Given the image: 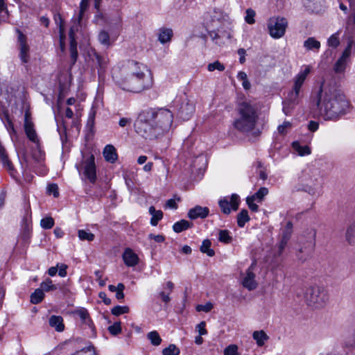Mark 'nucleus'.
<instances>
[{
  "label": "nucleus",
  "instance_id": "nucleus-1",
  "mask_svg": "<svg viewBox=\"0 0 355 355\" xmlns=\"http://www.w3.org/2000/svg\"><path fill=\"white\" fill-rule=\"evenodd\" d=\"M312 104L318 115L325 121H337L350 110L349 101L334 83L323 81L312 98Z\"/></svg>",
  "mask_w": 355,
  "mask_h": 355
},
{
  "label": "nucleus",
  "instance_id": "nucleus-2",
  "mask_svg": "<svg viewBox=\"0 0 355 355\" xmlns=\"http://www.w3.org/2000/svg\"><path fill=\"white\" fill-rule=\"evenodd\" d=\"M173 114L166 108H149L139 114L135 123L136 132L146 139H153L171 128Z\"/></svg>",
  "mask_w": 355,
  "mask_h": 355
},
{
  "label": "nucleus",
  "instance_id": "nucleus-3",
  "mask_svg": "<svg viewBox=\"0 0 355 355\" xmlns=\"http://www.w3.org/2000/svg\"><path fill=\"white\" fill-rule=\"evenodd\" d=\"M116 85L123 90L139 93L153 85V76L148 67L134 60H128L122 67L120 76H113Z\"/></svg>",
  "mask_w": 355,
  "mask_h": 355
},
{
  "label": "nucleus",
  "instance_id": "nucleus-4",
  "mask_svg": "<svg viewBox=\"0 0 355 355\" xmlns=\"http://www.w3.org/2000/svg\"><path fill=\"white\" fill-rule=\"evenodd\" d=\"M237 110L239 116L233 123L234 127L242 133L253 130L259 116L254 105L250 101H244L239 103Z\"/></svg>",
  "mask_w": 355,
  "mask_h": 355
},
{
  "label": "nucleus",
  "instance_id": "nucleus-5",
  "mask_svg": "<svg viewBox=\"0 0 355 355\" xmlns=\"http://www.w3.org/2000/svg\"><path fill=\"white\" fill-rule=\"evenodd\" d=\"M24 132L31 142V156L33 159L40 162L44 159V153L41 150L40 139L37 133L33 122H26L24 124Z\"/></svg>",
  "mask_w": 355,
  "mask_h": 355
},
{
  "label": "nucleus",
  "instance_id": "nucleus-6",
  "mask_svg": "<svg viewBox=\"0 0 355 355\" xmlns=\"http://www.w3.org/2000/svg\"><path fill=\"white\" fill-rule=\"evenodd\" d=\"M304 300L308 306L321 308L328 302L329 295L323 287L310 286L305 291Z\"/></svg>",
  "mask_w": 355,
  "mask_h": 355
},
{
  "label": "nucleus",
  "instance_id": "nucleus-7",
  "mask_svg": "<svg viewBox=\"0 0 355 355\" xmlns=\"http://www.w3.org/2000/svg\"><path fill=\"white\" fill-rule=\"evenodd\" d=\"M269 35L274 39L282 37L288 27V20L282 17H270L267 23Z\"/></svg>",
  "mask_w": 355,
  "mask_h": 355
},
{
  "label": "nucleus",
  "instance_id": "nucleus-8",
  "mask_svg": "<svg viewBox=\"0 0 355 355\" xmlns=\"http://www.w3.org/2000/svg\"><path fill=\"white\" fill-rule=\"evenodd\" d=\"M94 156L91 154L85 156L83 154V160L80 164L76 165L79 173H83L86 178L92 182H95L96 180V165Z\"/></svg>",
  "mask_w": 355,
  "mask_h": 355
},
{
  "label": "nucleus",
  "instance_id": "nucleus-9",
  "mask_svg": "<svg viewBox=\"0 0 355 355\" xmlns=\"http://www.w3.org/2000/svg\"><path fill=\"white\" fill-rule=\"evenodd\" d=\"M302 190L314 196L318 193L319 182V173L316 170H310L302 178Z\"/></svg>",
  "mask_w": 355,
  "mask_h": 355
},
{
  "label": "nucleus",
  "instance_id": "nucleus-10",
  "mask_svg": "<svg viewBox=\"0 0 355 355\" xmlns=\"http://www.w3.org/2000/svg\"><path fill=\"white\" fill-rule=\"evenodd\" d=\"M223 12L220 9L214 8L204 14V23L209 30L220 28L224 19Z\"/></svg>",
  "mask_w": 355,
  "mask_h": 355
},
{
  "label": "nucleus",
  "instance_id": "nucleus-11",
  "mask_svg": "<svg viewBox=\"0 0 355 355\" xmlns=\"http://www.w3.org/2000/svg\"><path fill=\"white\" fill-rule=\"evenodd\" d=\"M240 202L239 196L234 193L230 196V200H228L227 197H225L219 200L218 204L222 210V211L225 214H229L231 212V208L234 211L237 210L239 208Z\"/></svg>",
  "mask_w": 355,
  "mask_h": 355
},
{
  "label": "nucleus",
  "instance_id": "nucleus-12",
  "mask_svg": "<svg viewBox=\"0 0 355 355\" xmlns=\"http://www.w3.org/2000/svg\"><path fill=\"white\" fill-rule=\"evenodd\" d=\"M255 263H252L246 271V275L243 278L242 284L243 287L249 291H253L257 287V283L255 280V274L253 272Z\"/></svg>",
  "mask_w": 355,
  "mask_h": 355
},
{
  "label": "nucleus",
  "instance_id": "nucleus-13",
  "mask_svg": "<svg viewBox=\"0 0 355 355\" xmlns=\"http://www.w3.org/2000/svg\"><path fill=\"white\" fill-rule=\"evenodd\" d=\"M209 33L212 40L218 45L224 44L226 40H230L232 37L230 33L220 31L219 28L209 30Z\"/></svg>",
  "mask_w": 355,
  "mask_h": 355
},
{
  "label": "nucleus",
  "instance_id": "nucleus-14",
  "mask_svg": "<svg viewBox=\"0 0 355 355\" xmlns=\"http://www.w3.org/2000/svg\"><path fill=\"white\" fill-rule=\"evenodd\" d=\"M195 111L194 105L189 101L183 102L179 109L178 115L182 119L187 121L190 119Z\"/></svg>",
  "mask_w": 355,
  "mask_h": 355
},
{
  "label": "nucleus",
  "instance_id": "nucleus-15",
  "mask_svg": "<svg viewBox=\"0 0 355 355\" xmlns=\"http://www.w3.org/2000/svg\"><path fill=\"white\" fill-rule=\"evenodd\" d=\"M209 209L206 207H202L197 205L195 207L191 209L188 212V217L192 220L196 218H205L209 214Z\"/></svg>",
  "mask_w": 355,
  "mask_h": 355
},
{
  "label": "nucleus",
  "instance_id": "nucleus-16",
  "mask_svg": "<svg viewBox=\"0 0 355 355\" xmlns=\"http://www.w3.org/2000/svg\"><path fill=\"white\" fill-rule=\"evenodd\" d=\"M125 264L129 267L135 266L139 262V257L132 250L126 248L123 254Z\"/></svg>",
  "mask_w": 355,
  "mask_h": 355
},
{
  "label": "nucleus",
  "instance_id": "nucleus-17",
  "mask_svg": "<svg viewBox=\"0 0 355 355\" xmlns=\"http://www.w3.org/2000/svg\"><path fill=\"white\" fill-rule=\"evenodd\" d=\"M105 159L110 162L114 163L118 158L116 150L112 145H107L103 152Z\"/></svg>",
  "mask_w": 355,
  "mask_h": 355
},
{
  "label": "nucleus",
  "instance_id": "nucleus-18",
  "mask_svg": "<svg viewBox=\"0 0 355 355\" xmlns=\"http://www.w3.org/2000/svg\"><path fill=\"white\" fill-rule=\"evenodd\" d=\"M304 69H302L297 75L295 77L294 79V85H296L297 87H301L304 84V80H306L307 76L310 73L311 70V67L309 65H306L304 67Z\"/></svg>",
  "mask_w": 355,
  "mask_h": 355
},
{
  "label": "nucleus",
  "instance_id": "nucleus-19",
  "mask_svg": "<svg viewBox=\"0 0 355 355\" xmlns=\"http://www.w3.org/2000/svg\"><path fill=\"white\" fill-rule=\"evenodd\" d=\"M49 325L54 328L57 331L61 332L64 329L63 319L59 315H51L49 318Z\"/></svg>",
  "mask_w": 355,
  "mask_h": 355
},
{
  "label": "nucleus",
  "instance_id": "nucleus-20",
  "mask_svg": "<svg viewBox=\"0 0 355 355\" xmlns=\"http://www.w3.org/2000/svg\"><path fill=\"white\" fill-rule=\"evenodd\" d=\"M300 89L301 87L293 85V89L288 94L286 100L294 105H297L300 102Z\"/></svg>",
  "mask_w": 355,
  "mask_h": 355
},
{
  "label": "nucleus",
  "instance_id": "nucleus-21",
  "mask_svg": "<svg viewBox=\"0 0 355 355\" xmlns=\"http://www.w3.org/2000/svg\"><path fill=\"white\" fill-rule=\"evenodd\" d=\"M252 338L255 340L256 343L259 347L264 345L265 342L269 339V336L263 330L254 331L252 334Z\"/></svg>",
  "mask_w": 355,
  "mask_h": 355
},
{
  "label": "nucleus",
  "instance_id": "nucleus-22",
  "mask_svg": "<svg viewBox=\"0 0 355 355\" xmlns=\"http://www.w3.org/2000/svg\"><path fill=\"white\" fill-rule=\"evenodd\" d=\"M313 251V245L309 247L301 248L297 252V257L301 262H304L311 255Z\"/></svg>",
  "mask_w": 355,
  "mask_h": 355
},
{
  "label": "nucleus",
  "instance_id": "nucleus-23",
  "mask_svg": "<svg viewBox=\"0 0 355 355\" xmlns=\"http://www.w3.org/2000/svg\"><path fill=\"white\" fill-rule=\"evenodd\" d=\"M322 1V0H302L306 9L312 12H318L320 10Z\"/></svg>",
  "mask_w": 355,
  "mask_h": 355
},
{
  "label": "nucleus",
  "instance_id": "nucleus-24",
  "mask_svg": "<svg viewBox=\"0 0 355 355\" xmlns=\"http://www.w3.org/2000/svg\"><path fill=\"white\" fill-rule=\"evenodd\" d=\"M192 225V223H190L187 220L182 219L174 223V225H173V230L176 233H180L182 231L191 227Z\"/></svg>",
  "mask_w": 355,
  "mask_h": 355
},
{
  "label": "nucleus",
  "instance_id": "nucleus-25",
  "mask_svg": "<svg viewBox=\"0 0 355 355\" xmlns=\"http://www.w3.org/2000/svg\"><path fill=\"white\" fill-rule=\"evenodd\" d=\"M149 213L152 216L150 224L156 226L158 222L163 218V213L161 210H156L153 206L149 207Z\"/></svg>",
  "mask_w": 355,
  "mask_h": 355
},
{
  "label": "nucleus",
  "instance_id": "nucleus-26",
  "mask_svg": "<svg viewBox=\"0 0 355 355\" xmlns=\"http://www.w3.org/2000/svg\"><path fill=\"white\" fill-rule=\"evenodd\" d=\"M292 147L300 156L308 155L311 153V148L308 146H301L298 141L293 142Z\"/></svg>",
  "mask_w": 355,
  "mask_h": 355
},
{
  "label": "nucleus",
  "instance_id": "nucleus-27",
  "mask_svg": "<svg viewBox=\"0 0 355 355\" xmlns=\"http://www.w3.org/2000/svg\"><path fill=\"white\" fill-rule=\"evenodd\" d=\"M173 31L169 28H161L159 30L158 40L162 44H165L171 40Z\"/></svg>",
  "mask_w": 355,
  "mask_h": 355
},
{
  "label": "nucleus",
  "instance_id": "nucleus-28",
  "mask_svg": "<svg viewBox=\"0 0 355 355\" xmlns=\"http://www.w3.org/2000/svg\"><path fill=\"white\" fill-rule=\"evenodd\" d=\"M304 47L308 51H318L320 48V42L311 37L304 42Z\"/></svg>",
  "mask_w": 355,
  "mask_h": 355
},
{
  "label": "nucleus",
  "instance_id": "nucleus-29",
  "mask_svg": "<svg viewBox=\"0 0 355 355\" xmlns=\"http://www.w3.org/2000/svg\"><path fill=\"white\" fill-rule=\"evenodd\" d=\"M75 313L80 318L83 323L87 324L90 327H92V322L89 318L88 311L85 309L81 308L76 311Z\"/></svg>",
  "mask_w": 355,
  "mask_h": 355
},
{
  "label": "nucleus",
  "instance_id": "nucleus-30",
  "mask_svg": "<svg viewBox=\"0 0 355 355\" xmlns=\"http://www.w3.org/2000/svg\"><path fill=\"white\" fill-rule=\"evenodd\" d=\"M69 52L71 58V67H72L76 62L78 56L76 41H70Z\"/></svg>",
  "mask_w": 355,
  "mask_h": 355
},
{
  "label": "nucleus",
  "instance_id": "nucleus-31",
  "mask_svg": "<svg viewBox=\"0 0 355 355\" xmlns=\"http://www.w3.org/2000/svg\"><path fill=\"white\" fill-rule=\"evenodd\" d=\"M211 242L209 239H205L202 241V243L200 246V251L202 253H205L209 257H213L215 254V252L214 250L211 249Z\"/></svg>",
  "mask_w": 355,
  "mask_h": 355
},
{
  "label": "nucleus",
  "instance_id": "nucleus-32",
  "mask_svg": "<svg viewBox=\"0 0 355 355\" xmlns=\"http://www.w3.org/2000/svg\"><path fill=\"white\" fill-rule=\"evenodd\" d=\"M44 297V293L42 290L40 288L35 289V291L31 295V302L33 304H39L42 301Z\"/></svg>",
  "mask_w": 355,
  "mask_h": 355
},
{
  "label": "nucleus",
  "instance_id": "nucleus-33",
  "mask_svg": "<svg viewBox=\"0 0 355 355\" xmlns=\"http://www.w3.org/2000/svg\"><path fill=\"white\" fill-rule=\"evenodd\" d=\"M250 220L248 212L246 209H242L237 216V224L240 227H244L245 224Z\"/></svg>",
  "mask_w": 355,
  "mask_h": 355
},
{
  "label": "nucleus",
  "instance_id": "nucleus-34",
  "mask_svg": "<svg viewBox=\"0 0 355 355\" xmlns=\"http://www.w3.org/2000/svg\"><path fill=\"white\" fill-rule=\"evenodd\" d=\"M291 236V234L289 232H282V239L278 245V254L280 255L284 248H286L288 241H289L290 238Z\"/></svg>",
  "mask_w": 355,
  "mask_h": 355
},
{
  "label": "nucleus",
  "instance_id": "nucleus-35",
  "mask_svg": "<svg viewBox=\"0 0 355 355\" xmlns=\"http://www.w3.org/2000/svg\"><path fill=\"white\" fill-rule=\"evenodd\" d=\"M147 338L153 345L158 346L162 343V338L157 331H152L147 334Z\"/></svg>",
  "mask_w": 355,
  "mask_h": 355
},
{
  "label": "nucleus",
  "instance_id": "nucleus-36",
  "mask_svg": "<svg viewBox=\"0 0 355 355\" xmlns=\"http://www.w3.org/2000/svg\"><path fill=\"white\" fill-rule=\"evenodd\" d=\"M40 288L42 290L43 292H49L55 291L58 288V287L56 285L53 284V282L51 279L47 278L45 281L41 283Z\"/></svg>",
  "mask_w": 355,
  "mask_h": 355
},
{
  "label": "nucleus",
  "instance_id": "nucleus-37",
  "mask_svg": "<svg viewBox=\"0 0 355 355\" xmlns=\"http://www.w3.org/2000/svg\"><path fill=\"white\" fill-rule=\"evenodd\" d=\"M218 241L225 244L230 243L232 241V237L227 230H220L218 232Z\"/></svg>",
  "mask_w": 355,
  "mask_h": 355
},
{
  "label": "nucleus",
  "instance_id": "nucleus-38",
  "mask_svg": "<svg viewBox=\"0 0 355 355\" xmlns=\"http://www.w3.org/2000/svg\"><path fill=\"white\" fill-rule=\"evenodd\" d=\"M80 21H79L78 17L74 20L73 24L71 26L69 37L70 41H76L75 38V34L78 31L80 27Z\"/></svg>",
  "mask_w": 355,
  "mask_h": 355
},
{
  "label": "nucleus",
  "instance_id": "nucleus-39",
  "mask_svg": "<svg viewBox=\"0 0 355 355\" xmlns=\"http://www.w3.org/2000/svg\"><path fill=\"white\" fill-rule=\"evenodd\" d=\"M180 353V349L174 344L169 345L168 347H166L162 350L163 355H179Z\"/></svg>",
  "mask_w": 355,
  "mask_h": 355
},
{
  "label": "nucleus",
  "instance_id": "nucleus-40",
  "mask_svg": "<svg viewBox=\"0 0 355 355\" xmlns=\"http://www.w3.org/2000/svg\"><path fill=\"white\" fill-rule=\"evenodd\" d=\"M98 39L101 44L107 46L110 45V35L107 31H101L98 34Z\"/></svg>",
  "mask_w": 355,
  "mask_h": 355
},
{
  "label": "nucleus",
  "instance_id": "nucleus-41",
  "mask_svg": "<svg viewBox=\"0 0 355 355\" xmlns=\"http://www.w3.org/2000/svg\"><path fill=\"white\" fill-rule=\"evenodd\" d=\"M349 3V8L352 10V14L348 17L347 24H355V0H347Z\"/></svg>",
  "mask_w": 355,
  "mask_h": 355
},
{
  "label": "nucleus",
  "instance_id": "nucleus-42",
  "mask_svg": "<svg viewBox=\"0 0 355 355\" xmlns=\"http://www.w3.org/2000/svg\"><path fill=\"white\" fill-rule=\"evenodd\" d=\"M130 311V309L127 306H116L111 310L112 314L116 316H119L123 313H127Z\"/></svg>",
  "mask_w": 355,
  "mask_h": 355
},
{
  "label": "nucleus",
  "instance_id": "nucleus-43",
  "mask_svg": "<svg viewBox=\"0 0 355 355\" xmlns=\"http://www.w3.org/2000/svg\"><path fill=\"white\" fill-rule=\"evenodd\" d=\"M268 193V189L266 187H261L252 197H254V199L258 202H261Z\"/></svg>",
  "mask_w": 355,
  "mask_h": 355
},
{
  "label": "nucleus",
  "instance_id": "nucleus-44",
  "mask_svg": "<svg viewBox=\"0 0 355 355\" xmlns=\"http://www.w3.org/2000/svg\"><path fill=\"white\" fill-rule=\"evenodd\" d=\"M328 45L333 48H336L340 44V40H339V32L333 34L327 41Z\"/></svg>",
  "mask_w": 355,
  "mask_h": 355
},
{
  "label": "nucleus",
  "instance_id": "nucleus-45",
  "mask_svg": "<svg viewBox=\"0 0 355 355\" xmlns=\"http://www.w3.org/2000/svg\"><path fill=\"white\" fill-rule=\"evenodd\" d=\"M78 234L79 239L82 241L86 240L88 241H92L94 239V234L91 232H87L83 230H78Z\"/></svg>",
  "mask_w": 355,
  "mask_h": 355
},
{
  "label": "nucleus",
  "instance_id": "nucleus-46",
  "mask_svg": "<svg viewBox=\"0 0 355 355\" xmlns=\"http://www.w3.org/2000/svg\"><path fill=\"white\" fill-rule=\"evenodd\" d=\"M40 225L45 230L51 229L54 225V220L52 217H46L41 220Z\"/></svg>",
  "mask_w": 355,
  "mask_h": 355
},
{
  "label": "nucleus",
  "instance_id": "nucleus-47",
  "mask_svg": "<svg viewBox=\"0 0 355 355\" xmlns=\"http://www.w3.org/2000/svg\"><path fill=\"white\" fill-rule=\"evenodd\" d=\"M225 69L223 64L220 63L219 61H215L212 63H209L207 65V69L209 71H214V70H218L220 71H224Z\"/></svg>",
  "mask_w": 355,
  "mask_h": 355
},
{
  "label": "nucleus",
  "instance_id": "nucleus-48",
  "mask_svg": "<svg viewBox=\"0 0 355 355\" xmlns=\"http://www.w3.org/2000/svg\"><path fill=\"white\" fill-rule=\"evenodd\" d=\"M71 355H95V351L93 346H89L76 351Z\"/></svg>",
  "mask_w": 355,
  "mask_h": 355
},
{
  "label": "nucleus",
  "instance_id": "nucleus-49",
  "mask_svg": "<svg viewBox=\"0 0 355 355\" xmlns=\"http://www.w3.org/2000/svg\"><path fill=\"white\" fill-rule=\"evenodd\" d=\"M346 61H347V60H345V59H343L342 58H340L336 61V62L335 63L334 71L336 73H341V72H343L345 70V69Z\"/></svg>",
  "mask_w": 355,
  "mask_h": 355
},
{
  "label": "nucleus",
  "instance_id": "nucleus-50",
  "mask_svg": "<svg viewBox=\"0 0 355 355\" xmlns=\"http://www.w3.org/2000/svg\"><path fill=\"white\" fill-rule=\"evenodd\" d=\"M246 15L245 17V21L249 24H253L255 22V11L252 8H248L245 11Z\"/></svg>",
  "mask_w": 355,
  "mask_h": 355
},
{
  "label": "nucleus",
  "instance_id": "nucleus-51",
  "mask_svg": "<svg viewBox=\"0 0 355 355\" xmlns=\"http://www.w3.org/2000/svg\"><path fill=\"white\" fill-rule=\"evenodd\" d=\"M283 104V112L286 115H290L292 110L294 109L296 105H294L286 99L282 102Z\"/></svg>",
  "mask_w": 355,
  "mask_h": 355
},
{
  "label": "nucleus",
  "instance_id": "nucleus-52",
  "mask_svg": "<svg viewBox=\"0 0 355 355\" xmlns=\"http://www.w3.org/2000/svg\"><path fill=\"white\" fill-rule=\"evenodd\" d=\"M108 331L112 335L116 336L121 331V322H114L112 325L108 327Z\"/></svg>",
  "mask_w": 355,
  "mask_h": 355
},
{
  "label": "nucleus",
  "instance_id": "nucleus-53",
  "mask_svg": "<svg viewBox=\"0 0 355 355\" xmlns=\"http://www.w3.org/2000/svg\"><path fill=\"white\" fill-rule=\"evenodd\" d=\"M88 1H89V0H81L80 4V11H79V14H78L79 21H81L83 19L84 13L88 8Z\"/></svg>",
  "mask_w": 355,
  "mask_h": 355
},
{
  "label": "nucleus",
  "instance_id": "nucleus-54",
  "mask_svg": "<svg viewBox=\"0 0 355 355\" xmlns=\"http://www.w3.org/2000/svg\"><path fill=\"white\" fill-rule=\"evenodd\" d=\"M214 306L213 304L211 302H207L205 304H198L196 306V311H203L205 313L209 312L212 309Z\"/></svg>",
  "mask_w": 355,
  "mask_h": 355
},
{
  "label": "nucleus",
  "instance_id": "nucleus-55",
  "mask_svg": "<svg viewBox=\"0 0 355 355\" xmlns=\"http://www.w3.org/2000/svg\"><path fill=\"white\" fill-rule=\"evenodd\" d=\"M224 355H239L238 347L235 345H230L224 350Z\"/></svg>",
  "mask_w": 355,
  "mask_h": 355
},
{
  "label": "nucleus",
  "instance_id": "nucleus-56",
  "mask_svg": "<svg viewBox=\"0 0 355 355\" xmlns=\"http://www.w3.org/2000/svg\"><path fill=\"white\" fill-rule=\"evenodd\" d=\"M291 123L289 121H284L282 124L279 125L277 128V130L279 134L285 135L287 133V130L291 128Z\"/></svg>",
  "mask_w": 355,
  "mask_h": 355
},
{
  "label": "nucleus",
  "instance_id": "nucleus-57",
  "mask_svg": "<svg viewBox=\"0 0 355 355\" xmlns=\"http://www.w3.org/2000/svg\"><path fill=\"white\" fill-rule=\"evenodd\" d=\"M256 200L254 199V197L249 196L246 198V202L248 205V207L252 211H257L259 207L257 204H255L254 202Z\"/></svg>",
  "mask_w": 355,
  "mask_h": 355
},
{
  "label": "nucleus",
  "instance_id": "nucleus-58",
  "mask_svg": "<svg viewBox=\"0 0 355 355\" xmlns=\"http://www.w3.org/2000/svg\"><path fill=\"white\" fill-rule=\"evenodd\" d=\"M47 192L49 194H53L55 198L59 196L58 187L56 184H50L47 187Z\"/></svg>",
  "mask_w": 355,
  "mask_h": 355
},
{
  "label": "nucleus",
  "instance_id": "nucleus-59",
  "mask_svg": "<svg viewBox=\"0 0 355 355\" xmlns=\"http://www.w3.org/2000/svg\"><path fill=\"white\" fill-rule=\"evenodd\" d=\"M353 43H354L353 40H350L348 42L347 46L345 48V49L343 52V54L340 58H342L345 60H347L349 57V55L351 54V49L352 47Z\"/></svg>",
  "mask_w": 355,
  "mask_h": 355
},
{
  "label": "nucleus",
  "instance_id": "nucleus-60",
  "mask_svg": "<svg viewBox=\"0 0 355 355\" xmlns=\"http://www.w3.org/2000/svg\"><path fill=\"white\" fill-rule=\"evenodd\" d=\"M355 229L352 226H349L346 232V239L349 243H352V240L354 237Z\"/></svg>",
  "mask_w": 355,
  "mask_h": 355
},
{
  "label": "nucleus",
  "instance_id": "nucleus-61",
  "mask_svg": "<svg viewBox=\"0 0 355 355\" xmlns=\"http://www.w3.org/2000/svg\"><path fill=\"white\" fill-rule=\"evenodd\" d=\"M56 266L58 267V269H59L58 270V275L62 277H66V275H67V269L68 268L67 265H66L64 263H61V264L58 263Z\"/></svg>",
  "mask_w": 355,
  "mask_h": 355
},
{
  "label": "nucleus",
  "instance_id": "nucleus-62",
  "mask_svg": "<svg viewBox=\"0 0 355 355\" xmlns=\"http://www.w3.org/2000/svg\"><path fill=\"white\" fill-rule=\"evenodd\" d=\"M26 109L25 114H24V124L28 122H33L31 118V113L29 111L28 105L24 102V109Z\"/></svg>",
  "mask_w": 355,
  "mask_h": 355
},
{
  "label": "nucleus",
  "instance_id": "nucleus-63",
  "mask_svg": "<svg viewBox=\"0 0 355 355\" xmlns=\"http://www.w3.org/2000/svg\"><path fill=\"white\" fill-rule=\"evenodd\" d=\"M7 128L8 132H10L12 140L15 141V139H16V131L14 128V125L12 121H10V120H8Z\"/></svg>",
  "mask_w": 355,
  "mask_h": 355
},
{
  "label": "nucleus",
  "instance_id": "nucleus-64",
  "mask_svg": "<svg viewBox=\"0 0 355 355\" xmlns=\"http://www.w3.org/2000/svg\"><path fill=\"white\" fill-rule=\"evenodd\" d=\"M206 323L204 321L200 322L196 327V329H198V331L199 333V335L204 336L207 334V331L205 329Z\"/></svg>",
  "mask_w": 355,
  "mask_h": 355
}]
</instances>
